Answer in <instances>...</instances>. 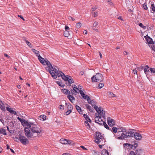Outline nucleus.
<instances>
[{
    "label": "nucleus",
    "instance_id": "a211bd4d",
    "mask_svg": "<svg viewBox=\"0 0 155 155\" xmlns=\"http://www.w3.org/2000/svg\"><path fill=\"white\" fill-rule=\"evenodd\" d=\"M61 91L63 92L64 94H66L68 95V94H70V91L66 89H61Z\"/></svg>",
    "mask_w": 155,
    "mask_h": 155
},
{
    "label": "nucleus",
    "instance_id": "e2e57ef3",
    "mask_svg": "<svg viewBox=\"0 0 155 155\" xmlns=\"http://www.w3.org/2000/svg\"><path fill=\"white\" fill-rule=\"evenodd\" d=\"M98 25V22L97 21H95L93 24V26L94 27H96Z\"/></svg>",
    "mask_w": 155,
    "mask_h": 155
},
{
    "label": "nucleus",
    "instance_id": "052dcab7",
    "mask_svg": "<svg viewBox=\"0 0 155 155\" xmlns=\"http://www.w3.org/2000/svg\"><path fill=\"white\" fill-rule=\"evenodd\" d=\"M73 90H74L75 89H76L77 90H78V88L77 87V86L75 85H73Z\"/></svg>",
    "mask_w": 155,
    "mask_h": 155
},
{
    "label": "nucleus",
    "instance_id": "6ab92c4d",
    "mask_svg": "<svg viewBox=\"0 0 155 155\" xmlns=\"http://www.w3.org/2000/svg\"><path fill=\"white\" fill-rule=\"evenodd\" d=\"M75 107L77 110L80 114H83V112L82 111L81 108L78 106L76 105L75 106Z\"/></svg>",
    "mask_w": 155,
    "mask_h": 155
},
{
    "label": "nucleus",
    "instance_id": "5701e85b",
    "mask_svg": "<svg viewBox=\"0 0 155 155\" xmlns=\"http://www.w3.org/2000/svg\"><path fill=\"white\" fill-rule=\"evenodd\" d=\"M138 144L137 143H134L133 145L131 144L130 149L135 150L137 147Z\"/></svg>",
    "mask_w": 155,
    "mask_h": 155
},
{
    "label": "nucleus",
    "instance_id": "7c9ffc66",
    "mask_svg": "<svg viewBox=\"0 0 155 155\" xmlns=\"http://www.w3.org/2000/svg\"><path fill=\"white\" fill-rule=\"evenodd\" d=\"M108 96L110 97H115V95L111 92H108Z\"/></svg>",
    "mask_w": 155,
    "mask_h": 155
},
{
    "label": "nucleus",
    "instance_id": "680f3d73",
    "mask_svg": "<svg viewBox=\"0 0 155 155\" xmlns=\"http://www.w3.org/2000/svg\"><path fill=\"white\" fill-rule=\"evenodd\" d=\"M151 47L152 49L155 51V45H152Z\"/></svg>",
    "mask_w": 155,
    "mask_h": 155
},
{
    "label": "nucleus",
    "instance_id": "c756f323",
    "mask_svg": "<svg viewBox=\"0 0 155 155\" xmlns=\"http://www.w3.org/2000/svg\"><path fill=\"white\" fill-rule=\"evenodd\" d=\"M67 108L68 110H70L72 111L73 109V107L70 104H68L67 105Z\"/></svg>",
    "mask_w": 155,
    "mask_h": 155
},
{
    "label": "nucleus",
    "instance_id": "603ef678",
    "mask_svg": "<svg viewBox=\"0 0 155 155\" xmlns=\"http://www.w3.org/2000/svg\"><path fill=\"white\" fill-rule=\"evenodd\" d=\"M71 112V111L68 110L65 112V114L66 115H68Z\"/></svg>",
    "mask_w": 155,
    "mask_h": 155
},
{
    "label": "nucleus",
    "instance_id": "2eb2a0df",
    "mask_svg": "<svg viewBox=\"0 0 155 155\" xmlns=\"http://www.w3.org/2000/svg\"><path fill=\"white\" fill-rule=\"evenodd\" d=\"M40 62L43 65H46L47 66V64L48 63V62H50L47 59H45V60H44V59L42 57L41 61H40Z\"/></svg>",
    "mask_w": 155,
    "mask_h": 155
},
{
    "label": "nucleus",
    "instance_id": "4c0bfd02",
    "mask_svg": "<svg viewBox=\"0 0 155 155\" xmlns=\"http://www.w3.org/2000/svg\"><path fill=\"white\" fill-rule=\"evenodd\" d=\"M143 7L145 10H147L148 9L146 3H145L143 4Z\"/></svg>",
    "mask_w": 155,
    "mask_h": 155
},
{
    "label": "nucleus",
    "instance_id": "13d9d810",
    "mask_svg": "<svg viewBox=\"0 0 155 155\" xmlns=\"http://www.w3.org/2000/svg\"><path fill=\"white\" fill-rule=\"evenodd\" d=\"M87 101L88 102V103L89 104H91V101L90 98L89 97L87 99Z\"/></svg>",
    "mask_w": 155,
    "mask_h": 155
},
{
    "label": "nucleus",
    "instance_id": "58836bf2",
    "mask_svg": "<svg viewBox=\"0 0 155 155\" xmlns=\"http://www.w3.org/2000/svg\"><path fill=\"white\" fill-rule=\"evenodd\" d=\"M0 107L2 110L4 111L5 110V107L4 105L0 104Z\"/></svg>",
    "mask_w": 155,
    "mask_h": 155
},
{
    "label": "nucleus",
    "instance_id": "6e6552de",
    "mask_svg": "<svg viewBox=\"0 0 155 155\" xmlns=\"http://www.w3.org/2000/svg\"><path fill=\"white\" fill-rule=\"evenodd\" d=\"M18 139L23 144H26L28 143L29 141L28 139L23 135H20Z\"/></svg>",
    "mask_w": 155,
    "mask_h": 155
},
{
    "label": "nucleus",
    "instance_id": "49530a36",
    "mask_svg": "<svg viewBox=\"0 0 155 155\" xmlns=\"http://www.w3.org/2000/svg\"><path fill=\"white\" fill-rule=\"evenodd\" d=\"M103 86L104 84H103L100 83L99 84L98 87L99 88H101L103 87Z\"/></svg>",
    "mask_w": 155,
    "mask_h": 155
},
{
    "label": "nucleus",
    "instance_id": "72a5a7b5",
    "mask_svg": "<svg viewBox=\"0 0 155 155\" xmlns=\"http://www.w3.org/2000/svg\"><path fill=\"white\" fill-rule=\"evenodd\" d=\"M39 117L42 118L43 120H45L46 119V117L45 115H41Z\"/></svg>",
    "mask_w": 155,
    "mask_h": 155
},
{
    "label": "nucleus",
    "instance_id": "a19ab883",
    "mask_svg": "<svg viewBox=\"0 0 155 155\" xmlns=\"http://www.w3.org/2000/svg\"><path fill=\"white\" fill-rule=\"evenodd\" d=\"M81 23L80 22H78L77 23L76 27L77 28H79L81 27Z\"/></svg>",
    "mask_w": 155,
    "mask_h": 155
},
{
    "label": "nucleus",
    "instance_id": "774afa93",
    "mask_svg": "<svg viewBox=\"0 0 155 155\" xmlns=\"http://www.w3.org/2000/svg\"><path fill=\"white\" fill-rule=\"evenodd\" d=\"M144 67L143 66H141L139 67H137V69L140 70V69H143L144 68Z\"/></svg>",
    "mask_w": 155,
    "mask_h": 155
},
{
    "label": "nucleus",
    "instance_id": "cd10ccee",
    "mask_svg": "<svg viewBox=\"0 0 155 155\" xmlns=\"http://www.w3.org/2000/svg\"><path fill=\"white\" fill-rule=\"evenodd\" d=\"M31 50L38 57V56L39 54V51L36 50L34 49H32Z\"/></svg>",
    "mask_w": 155,
    "mask_h": 155
},
{
    "label": "nucleus",
    "instance_id": "a878e982",
    "mask_svg": "<svg viewBox=\"0 0 155 155\" xmlns=\"http://www.w3.org/2000/svg\"><path fill=\"white\" fill-rule=\"evenodd\" d=\"M69 77L70 78H71V77L69 76H68V77L65 76V75H64L63 76H62L61 78L63 79L64 81H67L68 80Z\"/></svg>",
    "mask_w": 155,
    "mask_h": 155
},
{
    "label": "nucleus",
    "instance_id": "473e14b6",
    "mask_svg": "<svg viewBox=\"0 0 155 155\" xmlns=\"http://www.w3.org/2000/svg\"><path fill=\"white\" fill-rule=\"evenodd\" d=\"M150 8L151 9H152V11L155 12V7L154 4H152L151 5Z\"/></svg>",
    "mask_w": 155,
    "mask_h": 155
},
{
    "label": "nucleus",
    "instance_id": "39448f33",
    "mask_svg": "<svg viewBox=\"0 0 155 155\" xmlns=\"http://www.w3.org/2000/svg\"><path fill=\"white\" fill-rule=\"evenodd\" d=\"M134 133L131 131L126 132L125 133H122L121 136L118 137L117 138L119 140H122L125 138H128V137H132L134 135Z\"/></svg>",
    "mask_w": 155,
    "mask_h": 155
},
{
    "label": "nucleus",
    "instance_id": "338daca9",
    "mask_svg": "<svg viewBox=\"0 0 155 155\" xmlns=\"http://www.w3.org/2000/svg\"><path fill=\"white\" fill-rule=\"evenodd\" d=\"M92 155H99L98 152L97 151H94Z\"/></svg>",
    "mask_w": 155,
    "mask_h": 155
},
{
    "label": "nucleus",
    "instance_id": "9d476101",
    "mask_svg": "<svg viewBox=\"0 0 155 155\" xmlns=\"http://www.w3.org/2000/svg\"><path fill=\"white\" fill-rule=\"evenodd\" d=\"M107 123L109 126L110 127H113L115 125L114 120L110 117L107 118Z\"/></svg>",
    "mask_w": 155,
    "mask_h": 155
},
{
    "label": "nucleus",
    "instance_id": "ddd939ff",
    "mask_svg": "<svg viewBox=\"0 0 155 155\" xmlns=\"http://www.w3.org/2000/svg\"><path fill=\"white\" fill-rule=\"evenodd\" d=\"M147 43L149 44H152L154 43V42L153 41L152 38L147 35L144 37Z\"/></svg>",
    "mask_w": 155,
    "mask_h": 155
},
{
    "label": "nucleus",
    "instance_id": "f704fd0d",
    "mask_svg": "<svg viewBox=\"0 0 155 155\" xmlns=\"http://www.w3.org/2000/svg\"><path fill=\"white\" fill-rule=\"evenodd\" d=\"M65 74L63 72H62L61 71H59V78L60 76H61V78L62 76H63Z\"/></svg>",
    "mask_w": 155,
    "mask_h": 155
},
{
    "label": "nucleus",
    "instance_id": "37998d69",
    "mask_svg": "<svg viewBox=\"0 0 155 155\" xmlns=\"http://www.w3.org/2000/svg\"><path fill=\"white\" fill-rule=\"evenodd\" d=\"M120 129H121V131H118V133L119 132H125V133H126V129H123V127H121Z\"/></svg>",
    "mask_w": 155,
    "mask_h": 155
},
{
    "label": "nucleus",
    "instance_id": "f3484780",
    "mask_svg": "<svg viewBox=\"0 0 155 155\" xmlns=\"http://www.w3.org/2000/svg\"><path fill=\"white\" fill-rule=\"evenodd\" d=\"M150 69L149 66L148 65L146 66L145 68L144 69V73L146 75L147 77L148 73L149 72V71H150Z\"/></svg>",
    "mask_w": 155,
    "mask_h": 155
},
{
    "label": "nucleus",
    "instance_id": "dca6fc26",
    "mask_svg": "<svg viewBox=\"0 0 155 155\" xmlns=\"http://www.w3.org/2000/svg\"><path fill=\"white\" fill-rule=\"evenodd\" d=\"M6 110L7 111H8L11 114H14L15 115H18L17 114L16 112L12 110V108H11L8 107H6Z\"/></svg>",
    "mask_w": 155,
    "mask_h": 155
},
{
    "label": "nucleus",
    "instance_id": "0e129e2a",
    "mask_svg": "<svg viewBox=\"0 0 155 155\" xmlns=\"http://www.w3.org/2000/svg\"><path fill=\"white\" fill-rule=\"evenodd\" d=\"M60 108L61 110H63L64 109V106H63L62 105H60Z\"/></svg>",
    "mask_w": 155,
    "mask_h": 155
},
{
    "label": "nucleus",
    "instance_id": "f03ea898",
    "mask_svg": "<svg viewBox=\"0 0 155 155\" xmlns=\"http://www.w3.org/2000/svg\"><path fill=\"white\" fill-rule=\"evenodd\" d=\"M91 104L92 106L93 107H94V109L96 110L97 113H98L100 114H103V118H104L105 113L103 111V109L101 107H98L96 105V102L94 101V100L91 101Z\"/></svg>",
    "mask_w": 155,
    "mask_h": 155
},
{
    "label": "nucleus",
    "instance_id": "1a4fd4ad",
    "mask_svg": "<svg viewBox=\"0 0 155 155\" xmlns=\"http://www.w3.org/2000/svg\"><path fill=\"white\" fill-rule=\"evenodd\" d=\"M63 35L64 37H67L68 38H71L73 37V33L70 30L65 31L64 32Z\"/></svg>",
    "mask_w": 155,
    "mask_h": 155
},
{
    "label": "nucleus",
    "instance_id": "79ce46f5",
    "mask_svg": "<svg viewBox=\"0 0 155 155\" xmlns=\"http://www.w3.org/2000/svg\"><path fill=\"white\" fill-rule=\"evenodd\" d=\"M104 122H105L103 121L102 119H101L100 120H98V123H97L100 125H102L104 123Z\"/></svg>",
    "mask_w": 155,
    "mask_h": 155
},
{
    "label": "nucleus",
    "instance_id": "de8ad7c7",
    "mask_svg": "<svg viewBox=\"0 0 155 155\" xmlns=\"http://www.w3.org/2000/svg\"><path fill=\"white\" fill-rule=\"evenodd\" d=\"M150 71H151V72L152 73H155V68H150Z\"/></svg>",
    "mask_w": 155,
    "mask_h": 155
},
{
    "label": "nucleus",
    "instance_id": "4be33fe9",
    "mask_svg": "<svg viewBox=\"0 0 155 155\" xmlns=\"http://www.w3.org/2000/svg\"><path fill=\"white\" fill-rule=\"evenodd\" d=\"M85 105L86 106V108L87 109H89V110L91 112H93L94 110V109L93 108H91V107L90 106H89L87 104H86Z\"/></svg>",
    "mask_w": 155,
    "mask_h": 155
},
{
    "label": "nucleus",
    "instance_id": "20e7f679",
    "mask_svg": "<svg viewBox=\"0 0 155 155\" xmlns=\"http://www.w3.org/2000/svg\"><path fill=\"white\" fill-rule=\"evenodd\" d=\"M92 82H100L103 80V76L102 74L99 73H97L95 75H94L91 78Z\"/></svg>",
    "mask_w": 155,
    "mask_h": 155
},
{
    "label": "nucleus",
    "instance_id": "4d7b16f0",
    "mask_svg": "<svg viewBox=\"0 0 155 155\" xmlns=\"http://www.w3.org/2000/svg\"><path fill=\"white\" fill-rule=\"evenodd\" d=\"M93 14H94V17L97 16L98 15V13L97 12H94L93 13Z\"/></svg>",
    "mask_w": 155,
    "mask_h": 155
},
{
    "label": "nucleus",
    "instance_id": "c03bdc74",
    "mask_svg": "<svg viewBox=\"0 0 155 155\" xmlns=\"http://www.w3.org/2000/svg\"><path fill=\"white\" fill-rule=\"evenodd\" d=\"M84 117L86 119V120H88V118H89V117L87 116V115L85 114H84Z\"/></svg>",
    "mask_w": 155,
    "mask_h": 155
},
{
    "label": "nucleus",
    "instance_id": "5fc2aeb1",
    "mask_svg": "<svg viewBox=\"0 0 155 155\" xmlns=\"http://www.w3.org/2000/svg\"><path fill=\"white\" fill-rule=\"evenodd\" d=\"M79 93L80 92L81 95L82 96H83L84 95V93L83 92V91L82 90H79Z\"/></svg>",
    "mask_w": 155,
    "mask_h": 155
},
{
    "label": "nucleus",
    "instance_id": "bb28decb",
    "mask_svg": "<svg viewBox=\"0 0 155 155\" xmlns=\"http://www.w3.org/2000/svg\"><path fill=\"white\" fill-rule=\"evenodd\" d=\"M84 124H85V126H86L87 128V129H90V125L87 121H85Z\"/></svg>",
    "mask_w": 155,
    "mask_h": 155
},
{
    "label": "nucleus",
    "instance_id": "0eeeda50",
    "mask_svg": "<svg viewBox=\"0 0 155 155\" xmlns=\"http://www.w3.org/2000/svg\"><path fill=\"white\" fill-rule=\"evenodd\" d=\"M28 127H25L24 131L25 135L28 138H30L32 137H35L36 136H34L32 132H30V130Z\"/></svg>",
    "mask_w": 155,
    "mask_h": 155
},
{
    "label": "nucleus",
    "instance_id": "e433bc0d",
    "mask_svg": "<svg viewBox=\"0 0 155 155\" xmlns=\"http://www.w3.org/2000/svg\"><path fill=\"white\" fill-rule=\"evenodd\" d=\"M112 129L113 132L115 133H117V128L116 127H113L112 128Z\"/></svg>",
    "mask_w": 155,
    "mask_h": 155
},
{
    "label": "nucleus",
    "instance_id": "412c9836",
    "mask_svg": "<svg viewBox=\"0 0 155 155\" xmlns=\"http://www.w3.org/2000/svg\"><path fill=\"white\" fill-rule=\"evenodd\" d=\"M101 155H109V153L107 150L106 149L102 150L101 152Z\"/></svg>",
    "mask_w": 155,
    "mask_h": 155
},
{
    "label": "nucleus",
    "instance_id": "3c124183",
    "mask_svg": "<svg viewBox=\"0 0 155 155\" xmlns=\"http://www.w3.org/2000/svg\"><path fill=\"white\" fill-rule=\"evenodd\" d=\"M59 86L62 87H64V83H62L59 81Z\"/></svg>",
    "mask_w": 155,
    "mask_h": 155
},
{
    "label": "nucleus",
    "instance_id": "bf43d9fd",
    "mask_svg": "<svg viewBox=\"0 0 155 155\" xmlns=\"http://www.w3.org/2000/svg\"><path fill=\"white\" fill-rule=\"evenodd\" d=\"M71 94L72 95L74 94L76 95L77 94L76 93H75V91L71 89Z\"/></svg>",
    "mask_w": 155,
    "mask_h": 155
},
{
    "label": "nucleus",
    "instance_id": "f8f14e48",
    "mask_svg": "<svg viewBox=\"0 0 155 155\" xmlns=\"http://www.w3.org/2000/svg\"><path fill=\"white\" fill-rule=\"evenodd\" d=\"M17 119L20 121L21 124L23 126H26V125L28 124V122L27 121L25 120L24 119H21L19 117H17Z\"/></svg>",
    "mask_w": 155,
    "mask_h": 155
},
{
    "label": "nucleus",
    "instance_id": "c9c22d12",
    "mask_svg": "<svg viewBox=\"0 0 155 155\" xmlns=\"http://www.w3.org/2000/svg\"><path fill=\"white\" fill-rule=\"evenodd\" d=\"M139 25L140 27L143 28L144 29H146L147 28L146 26H144L141 23H140L139 24Z\"/></svg>",
    "mask_w": 155,
    "mask_h": 155
},
{
    "label": "nucleus",
    "instance_id": "9b49d317",
    "mask_svg": "<svg viewBox=\"0 0 155 155\" xmlns=\"http://www.w3.org/2000/svg\"><path fill=\"white\" fill-rule=\"evenodd\" d=\"M134 136L135 139L137 140H140L142 138L141 135L138 132L135 133Z\"/></svg>",
    "mask_w": 155,
    "mask_h": 155
},
{
    "label": "nucleus",
    "instance_id": "ea45409f",
    "mask_svg": "<svg viewBox=\"0 0 155 155\" xmlns=\"http://www.w3.org/2000/svg\"><path fill=\"white\" fill-rule=\"evenodd\" d=\"M25 42L26 43V44H27V45L30 48H32V46H31V44L27 40H25Z\"/></svg>",
    "mask_w": 155,
    "mask_h": 155
},
{
    "label": "nucleus",
    "instance_id": "423d86ee",
    "mask_svg": "<svg viewBox=\"0 0 155 155\" xmlns=\"http://www.w3.org/2000/svg\"><path fill=\"white\" fill-rule=\"evenodd\" d=\"M31 131L32 133H36L38 135V133H41V129L40 126L38 125H34L32 126L30 128Z\"/></svg>",
    "mask_w": 155,
    "mask_h": 155
},
{
    "label": "nucleus",
    "instance_id": "09e8293b",
    "mask_svg": "<svg viewBox=\"0 0 155 155\" xmlns=\"http://www.w3.org/2000/svg\"><path fill=\"white\" fill-rule=\"evenodd\" d=\"M129 155H137L135 152L133 151H131L129 153Z\"/></svg>",
    "mask_w": 155,
    "mask_h": 155
},
{
    "label": "nucleus",
    "instance_id": "c85d7f7f",
    "mask_svg": "<svg viewBox=\"0 0 155 155\" xmlns=\"http://www.w3.org/2000/svg\"><path fill=\"white\" fill-rule=\"evenodd\" d=\"M103 124L104 126V127L105 128H106L108 130H110L111 131H112L111 129L109 127H108V126L106 124V123L105 122H104V123Z\"/></svg>",
    "mask_w": 155,
    "mask_h": 155
},
{
    "label": "nucleus",
    "instance_id": "69168bd1",
    "mask_svg": "<svg viewBox=\"0 0 155 155\" xmlns=\"http://www.w3.org/2000/svg\"><path fill=\"white\" fill-rule=\"evenodd\" d=\"M38 60L40 62V61H41L42 57L39 54L38 57Z\"/></svg>",
    "mask_w": 155,
    "mask_h": 155
},
{
    "label": "nucleus",
    "instance_id": "f257e3e1",
    "mask_svg": "<svg viewBox=\"0 0 155 155\" xmlns=\"http://www.w3.org/2000/svg\"><path fill=\"white\" fill-rule=\"evenodd\" d=\"M48 63H49L47 64V66L45 67V69L49 72L54 79H56L57 78V76H58V71L56 68H55L54 66L53 67L50 62Z\"/></svg>",
    "mask_w": 155,
    "mask_h": 155
},
{
    "label": "nucleus",
    "instance_id": "7ed1b4c3",
    "mask_svg": "<svg viewBox=\"0 0 155 155\" xmlns=\"http://www.w3.org/2000/svg\"><path fill=\"white\" fill-rule=\"evenodd\" d=\"M96 137L95 140V143H101V144H103L105 143V140L104 139V137L101 135V134L100 132H96Z\"/></svg>",
    "mask_w": 155,
    "mask_h": 155
},
{
    "label": "nucleus",
    "instance_id": "8fccbe9b",
    "mask_svg": "<svg viewBox=\"0 0 155 155\" xmlns=\"http://www.w3.org/2000/svg\"><path fill=\"white\" fill-rule=\"evenodd\" d=\"M94 119L95 122L96 123H98V121L99 120V119H98V117H97V116H96V117H95Z\"/></svg>",
    "mask_w": 155,
    "mask_h": 155
},
{
    "label": "nucleus",
    "instance_id": "393cba45",
    "mask_svg": "<svg viewBox=\"0 0 155 155\" xmlns=\"http://www.w3.org/2000/svg\"><path fill=\"white\" fill-rule=\"evenodd\" d=\"M60 143L63 144H67V140L65 139H61L60 140Z\"/></svg>",
    "mask_w": 155,
    "mask_h": 155
},
{
    "label": "nucleus",
    "instance_id": "4468645a",
    "mask_svg": "<svg viewBox=\"0 0 155 155\" xmlns=\"http://www.w3.org/2000/svg\"><path fill=\"white\" fill-rule=\"evenodd\" d=\"M136 154L137 155H141L143 152V150L142 148H138L135 150Z\"/></svg>",
    "mask_w": 155,
    "mask_h": 155
},
{
    "label": "nucleus",
    "instance_id": "b1692460",
    "mask_svg": "<svg viewBox=\"0 0 155 155\" xmlns=\"http://www.w3.org/2000/svg\"><path fill=\"white\" fill-rule=\"evenodd\" d=\"M35 125V124L31 122H28V124L26 125V126H27V127L30 129L32 126H34V125Z\"/></svg>",
    "mask_w": 155,
    "mask_h": 155
},
{
    "label": "nucleus",
    "instance_id": "6e6d98bb",
    "mask_svg": "<svg viewBox=\"0 0 155 155\" xmlns=\"http://www.w3.org/2000/svg\"><path fill=\"white\" fill-rule=\"evenodd\" d=\"M65 31H69V30H70V28L68 26L66 25L65 26Z\"/></svg>",
    "mask_w": 155,
    "mask_h": 155
},
{
    "label": "nucleus",
    "instance_id": "2f4dec72",
    "mask_svg": "<svg viewBox=\"0 0 155 155\" xmlns=\"http://www.w3.org/2000/svg\"><path fill=\"white\" fill-rule=\"evenodd\" d=\"M68 81L70 84V86H71V85L70 84H71L74 83V81H73V80L71 78H69Z\"/></svg>",
    "mask_w": 155,
    "mask_h": 155
},
{
    "label": "nucleus",
    "instance_id": "a18cd8bd",
    "mask_svg": "<svg viewBox=\"0 0 155 155\" xmlns=\"http://www.w3.org/2000/svg\"><path fill=\"white\" fill-rule=\"evenodd\" d=\"M131 145V144L128 143H125L124 144V147H125L126 146H127V147H130Z\"/></svg>",
    "mask_w": 155,
    "mask_h": 155
},
{
    "label": "nucleus",
    "instance_id": "aec40b11",
    "mask_svg": "<svg viewBox=\"0 0 155 155\" xmlns=\"http://www.w3.org/2000/svg\"><path fill=\"white\" fill-rule=\"evenodd\" d=\"M68 98L72 103H73L74 100H75L74 97L71 95H70V94L68 95Z\"/></svg>",
    "mask_w": 155,
    "mask_h": 155
},
{
    "label": "nucleus",
    "instance_id": "864d4df0",
    "mask_svg": "<svg viewBox=\"0 0 155 155\" xmlns=\"http://www.w3.org/2000/svg\"><path fill=\"white\" fill-rule=\"evenodd\" d=\"M83 98L85 99H87V98L89 97L87 95H84L83 96H82Z\"/></svg>",
    "mask_w": 155,
    "mask_h": 155
}]
</instances>
